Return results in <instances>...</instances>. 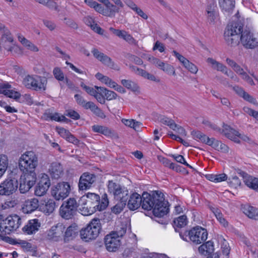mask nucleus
<instances>
[{"instance_id": "10", "label": "nucleus", "mask_w": 258, "mask_h": 258, "mask_svg": "<svg viewBox=\"0 0 258 258\" xmlns=\"http://www.w3.org/2000/svg\"><path fill=\"white\" fill-rule=\"evenodd\" d=\"M71 190V185L68 182H61L52 187L51 193L56 200H62L69 196Z\"/></svg>"}, {"instance_id": "50", "label": "nucleus", "mask_w": 258, "mask_h": 258, "mask_svg": "<svg viewBox=\"0 0 258 258\" xmlns=\"http://www.w3.org/2000/svg\"><path fill=\"white\" fill-rule=\"evenodd\" d=\"M77 103L80 106L87 109L91 101L86 102L84 98L79 94H76L74 96Z\"/></svg>"}, {"instance_id": "62", "label": "nucleus", "mask_w": 258, "mask_h": 258, "mask_svg": "<svg viewBox=\"0 0 258 258\" xmlns=\"http://www.w3.org/2000/svg\"><path fill=\"white\" fill-rule=\"evenodd\" d=\"M243 110L245 112L248 114L249 115L253 116L257 120H258V112L255 111L249 107H244L243 108Z\"/></svg>"}, {"instance_id": "63", "label": "nucleus", "mask_w": 258, "mask_h": 258, "mask_svg": "<svg viewBox=\"0 0 258 258\" xmlns=\"http://www.w3.org/2000/svg\"><path fill=\"white\" fill-rule=\"evenodd\" d=\"M150 61L153 64L155 65L159 69H161V68L163 65L164 63L163 61H162L159 59L157 58H155L154 57H150L149 58Z\"/></svg>"}, {"instance_id": "19", "label": "nucleus", "mask_w": 258, "mask_h": 258, "mask_svg": "<svg viewBox=\"0 0 258 258\" xmlns=\"http://www.w3.org/2000/svg\"><path fill=\"white\" fill-rule=\"evenodd\" d=\"M99 96L96 97V100L98 102L102 104H104L105 100H111L115 99L117 97V94L113 91L107 90L104 87H100Z\"/></svg>"}, {"instance_id": "41", "label": "nucleus", "mask_w": 258, "mask_h": 258, "mask_svg": "<svg viewBox=\"0 0 258 258\" xmlns=\"http://www.w3.org/2000/svg\"><path fill=\"white\" fill-rule=\"evenodd\" d=\"M86 109H90L94 114L101 118H104L105 115L93 102H91Z\"/></svg>"}, {"instance_id": "55", "label": "nucleus", "mask_w": 258, "mask_h": 258, "mask_svg": "<svg viewBox=\"0 0 258 258\" xmlns=\"http://www.w3.org/2000/svg\"><path fill=\"white\" fill-rule=\"evenodd\" d=\"M86 199H85V201L84 202H81L82 205L79 206L78 208H79V210H80L81 214L83 215L87 216L91 215L92 213V212H90V210H89L87 207H85Z\"/></svg>"}, {"instance_id": "15", "label": "nucleus", "mask_w": 258, "mask_h": 258, "mask_svg": "<svg viewBox=\"0 0 258 258\" xmlns=\"http://www.w3.org/2000/svg\"><path fill=\"white\" fill-rule=\"evenodd\" d=\"M36 179V173H33V174L24 173L23 176H21L19 186V190L20 192L22 194H25L28 191L35 183Z\"/></svg>"}, {"instance_id": "59", "label": "nucleus", "mask_w": 258, "mask_h": 258, "mask_svg": "<svg viewBox=\"0 0 258 258\" xmlns=\"http://www.w3.org/2000/svg\"><path fill=\"white\" fill-rule=\"evenodd\" d=\"M122 39L130 44L135 45H137V41L127 32H126Z\"/></svg>"}, {"instance_id": "47", "label": "nucleus", "mask_w": 258, "mask_h": 258, "mask_svg": "<svg viewBox=\"0 0 258 258\" xmlns=\"http://www.w3.org/2000/svg\"><path fill=\"white\" fill-rule=\"evenodd\" d=\"M174 227L176 230L177 228H182L187 224V218L185 215H182L175 218L173 221Z\"/></svg>"}, {"instance_id": "18", "label": "nucleus", "mask_w": 258, "mask_h": 258, "mask_svg": "<svg viewBox=\"0 0 258 258\" xmlns=\"http://www.w3.org/2000/svg\"><path fill=\"white\" fill-rule=\"evenodd\" d=\"M96 180V176L88 172L83 173L80 177L79 182L80 190H86L91 187Z\"/></svg>"}, {"instance_id": "23", "label": "nucleus", "mask_w": 258, "mask_h": 258, "mask_svg": "<svg viewBox=\"0 0 258 258\" xmlns=\"http://www.w3.org/2000/svg\"><path fill=\"white\" fill-rule=\"evenodd\" d=\"M41 223L37 219L30 220L23 228V232L27 234H32L38 231Z\"/></svg>"}, {"instance_id": "39", "label": "nucleus", "mask_w": 258, "mask_h": 258, "mask_svg": "<svg viewBox=\"0 0 258 258\" xmlns=\"http://www.w3.org/2000/svg\"><path fill=\"white\" fill-rule=\"evenodd\" d=\"M211 210L215 215L218 221L221 225H222L224 227H226L228 226V222L224 218L223 215L220 209L212 207L211 208Z\"/></svg>"}, {"instance_id": "42", "label": "nucleus", "mask_w": 258, "mask_h": 258, "mask_svg": "<svg viewBox=\"0 0 258 258\" xmlns=\"http://www.w3.org/2000/svg\"><path fill=\"white\" fill-rule=\"evenodd\" d=\"M207 62L212 65V67L218 71L222 72L224 73L227 70V67L223 65L222 63L217 61L216 60L212 58H208Z\"/></svg>"}, {"instance_id": "2", "label": "nucleus", "mask_w": 258, "mask_h": 258, "mask_svg": "<svg viewBox=\"0 0 258 258\" xmlns=\"http://www.w3.org/2000/svg\"><path fill=\"white\" fill-rule=\"evenodd\" d=\"M244 20H238L228 24L224 33L226 43L231 46H235L239 43L240 35L245 28Z\"/></svg>"}, {"instance_id": "16", "label": "nucleus", "mask_w": 258, "mask_h": 258, "mask_svg": "<svg viewBox=\"0 0 258 258\" xmlns=\"http://www.w3.org/2000/svg\"><path fill=\"white\" fill-rule=\"evenodd\" d=\"M104 243L108 251H115L120 245V238L117 234L112 232L105 236Z\"/></svg>"}, {"instance_id": "26", "label": "nucleus", "mask_w": 258, "mask_h": 258, "mask_svg": "<svg viewBox=\"0 0 258 258\" xmlns=\"http://www.w3.org/2000/svg\"><path fill=\"white\" fill-rule=\"evenodd\" d=\"M142 206V196L137 194V192L133 194L130 197L127 203V207L131 210H135L140 207V206Z\"/></svg>"}, {"instance_id": "34", "label": "nucleus", "mask_w": 258, "mask_h": 258, "mask_svg": "<svg viewBox=\"0 0 258 258\" xmlns=\"http://www.w3.org/2000/svg\"><path fill=\"white\" fill-rule=\"evenodd\" d=\"M128 198L121 197V199H119V202L111 208L112 212L117 214L120 213L125 207L126 205V202Z\"/></svg>"}, {"instance_id": "5", "label": "nucleus", "mask_w": 258, "mask_h": 258, "mask_svg": "<svg viewBox=\"0 0 258 258\" xmlns=\"http://www.w3.org/2000/svg\"><path fill=\"white\" fill-rule=\"evenodd\" d=\"M180 237L187 241V237L195 244H199L206 241L208 237L207 230L202 227L197 226L189 231H186L183 234H179Z\"/></svg>"}, {"instance_id": "1", "label": "nucleus", "mask_w": 258, "mask_h": 258, "mask_svg": "<svg viewBox=\"0 0 258 258\" xmlns=\"http://www.w3.org/2000/svg\"><path fill=\"white\" fill-rule=\"evenodd\" d=\"M142 208L148 211L153 210L155 216L161 217L168 212L163 194L159 191L152 194L144 192L142 194Z\"/></svg>"}, {"instance_id": "52", "label": "nucleus", "mask_w": 258, "mask_h": 258, "mask_svg": "<svg viewBox=\"0 0 258 258\" xmlns=\"http://www.w3.org/2000/svg\"><path fill=\"white\" fill-rule=\"evenodd\" d=\"M53 75L54 78L59 81H62L64 80V74L59 68L55 67L54 68Z\"/></svg>"}, {"instance_id": "33", "label": "nucleus", "mask_w": 258, "mask_h": 258, "mask_svg": "<svg viewBox=\"0 0 258 258\" xmlns=\"http://www.w3.org/2000/svg\"><path fill=\"white\" fill-rule=\"evenodd\" d=\"M121 122L123 123L125 126L132 128L136 131H139L141 126L142 125V122L136 121L133 119H127L122 118L121 119Z\"/></svg>"}, {"instance_id": "36", "label": "nucleus", "mask_w": 258, "mask_h": 258, "mask_svg": "<svg viewBox=\"0 0 258 258\" xmlns=\"http://www.w3.org/2000/svg\"><path fill=\"white\" fill-rule=\"evenodd\" d=\"M226 62L233 69V70L238 75H239L240 76V77H241L246 73L239 65H238L233 60L228 58L226 59Z\"/></svg>"}, {"instance_id": "7", "label": "nucleus", "mask_w": 258, "mask_h": 258, "mask_svg": "<svg viewBox=\"0 0 258 258\" xmlns=\"http://www.w3.org/2000/svg\"><path fill=\"white\" fill-rule=\"evenodd\" d=\"M65 225L57 223L48 229L44 234V239L50 242H59L63 241Z\"/></svg>"}, {"instance_id": "32", "label": "nucleus", "mask_w": 258, "mask_h": 258, "mask_svg": "<svg viewBox=\"0 0 258 258\" xmlns=\"http://www.w3.org/2000/svg\"><path fill=\"white\" fill-rule=\"evenodd\" d=\"M243 213L250 218L258 219V210L254 207L249 205L245 206L243 208Z\"/></svg>"}, {"instance_id": "28", "label": "nucleus", "mask_w": 258, "mask_h": 258, "mask_svg": "<svg viewBox=\"0 0 258 258\" xmlns=\"http://www.w3.org/2000/svg\"><path fill=\"white\" fill-rule=\"evenodd\" d=\"M198 250L199 253L205 256L211 255L214 251V242L209 240L201 245Z\"/></svg>"}, {"instance_id": "21", "label": "nucleus", "mask_w": 258, "mask_h": 258, "mask_svg": "<svg viewBox=\"0 0 258 258\" xmlns=\"http://www.w3.org/2000/svg\"><path fill=\"white\" fill-rule=\"evenodd\" d=\"M92 130L94 132L101 134L107 137L113 139H118L117 134L112 129L105 126L100 125H94L92 126Z\"/></svg>"}, {"instance_id": "46", "label": "nucleus", "mask_w": 258, "mask_h": 258, "mask_svg": "<svg viewBox=\"0 0 258 258\" xmlns=\"http://www.w3.org/2000/svg\"><path fill=\"white\" fill-rule=\"evenodd\" d=\"M8 166V159L5 155H0V177L5 173Z\"/></svg>"}, {"instance_id": "43", "label": "nucleus", "mask_w": 258, "mask_h": 258, "mask_svg": "<svg viewBox=\"0 0 258 258\" xmlns=\"http://www.w3.org/2000/svg\"><path fill=\"white\" fill-rule=\"evenodd\" d=\"M81 86L86 91V92L89 95L94 96L96 99V97L99 96V93L100 90L97 86H95L94 88L86 86L83 83H82Z\"/></svg>"}, {"instance_id": "31", "label": "nucleus", "mask_w": 258, "mask_h": 258, "mask_svg": "<svg viewBox=\"0 0 258 258\" xmlns=\"http://www.w3.org/2000/svg\"><path fill=\"white\" fill-rule=\"evenodd\" d=\"M210 146L215 150L222 153H226L229 151V148L227 145L214 138H212Z\"/></svg>"}, {"instance_id": "4", "label": "nucleus", "mask_w": 258, "mask_h": 258, "mask_svg": "<svg viewBox=\"0 0 258 258\" xmlns=\"http://www.w3.org/2000/svg\"><path fill=\"white\" fill-rule=\"evenodd\" d=\"M85 201V197H82L78 202L74 198H69L61 205L59 209L60 215L66 219H72L76 214L78 208L82 205L81 202Z\"/></svg>"}, {"instance_id": "17", "label": "nucleus", "mask_w": 258, "mask_h": 258, "mask_svg": "<svg viewBox=\"0 0 258 258\" xmlns=\"http://www.w3.org/2000/svg\"><path fill=\"white\" fill-rule=\"evenodd\" d=\"M50 185V181L48 176L43 174L41 178L35 187L34 194L37 197H42L46 194Z\"/></svg>"}, {"instance_id": "22", "label": "nucleus", "mask_w": 258, "mask_h": 258, "mask_svg": "<svg viewBox=\"0 0 258 258\" xmlns=\"http://www.w3.org/2000/svg\"><path fill=\"white\" fill-rule=\"evenodd\" d=\"M39 202L37 199L32 198L25 201L23 204L22 210L24 213L29 214L35 211L38 208L39 209Z\"/></svg>"}, {"instance_id": "27", "label": "nucleus", "mask_w": 258, "mask_h": 258, "mask_svg": "<svg viewBox=\"0 0 258 258\" xmlns=\"http://www.w3.org/2000/svg\"><path fill=\"white\" fill-rule=\"evenodd\" d=\"M49 173L52 178L58 179L63 174V168L58 162L52 163L48 169Z\"/></svg>"}, {"instance_id": "13", "label": "nucleus", "mask_w": 258, "mask_h": 258, "mask_svg": "<svg viewBox=\"0 0 258 258\" xmlns=\"http://www.w3.org/2000/svg\"><path fill=\"white\" fill-rule=\"evenodd\" d=\"M222 133L227 138L236 143H240V139L245 142H248L250 141V139L247 136L240 134L238 131L227 124L223 125Z\"/></svg>"}, {"instance_id": "3", "label": "nucleus", "mask_w": 258, "mask_h": 258, "mask_svg": "<svg viewBox=\"0 0 258 258\" xmlns=\"http://www.w3.org/2000/svg\"><path fill=\"white\" fill-rule=\"evenodd\" d=\"M38 165V158L32 151H27L21 155L19 160L20 169L24 173L33 174Z\"/></svg>"}, {"instance_id": "14", "label": "nucleus", "mask_w": 258, "mask_h": 258, "mask_svg": "<svg viewBox=\"0 0 258 258\" xmlns=\"http://www.w3.org/2000/svg\"><path fill=\"white\" fill-rule=\"evenodd\" d=\"M108 189L109 192L113 194L116 199H121L122 197L128 198V191L127 188L112 180L108 181Z\"/></svg>"}, {"instance_id": "58", "label": "nucleus", "mask_w": 258, "mask_h": 258, "mask_svg": "<svg viewBox=\"0 0 258 258\" xmlns=\"http://www.w3.org/2000/svg\"><path fill=\"white\" fill-rule=\"evenodd\" d=\"M68 119L63 115H60L59 113L55 112L53 113L52 116H51V120H55L58 122H64Z\"/></svg>"}, {"instance_id": "49", "label": "nucleus", "mask_w": 258, "mask_h": 258, "mask_svg": "<svg viewBox=\"0 0 258 258\" xmlns=\"http://www.w3.org/2000/svg\"><path fill=\"white\" fill-rule=\"evenodd\" d=\"M136 75L141 76L143 78L151 81H157L155 76L141 69L138 68Z\"/></svg>"}, {"instance_id": "25", "label": "nucleus", "mask_w": 258, "mask_h": 258, "mask_svg": "<svg viewBox=\"0 0 258 258\" xmlns=\"http://www.w3.org/2000/svg\"><path fill=\"white\" fill-rule=\"evenodd\" d=\"M55 207V202L53 200L46 199L41 201L39 206V210L49 215L54 211Z\"/></svg>"}, {"instance_id": "40", "label": "nucleus", "mask_w": 258, "mask_h": 258, "mask_svg": "<svg viewBox=\"0 0 258 258\" xmlns=\"http://www.w3.org/2000/svg\"><path fill=\"white\" fill-rule=\"evenodd\" d=\"M244 182L249 188L253 190L258 189V178L249 176L246 178Z\"/></svg>"}, {"instance_id": "8", "label": "nucleus", "mask_w": 258, "mask_h": 258, "mask_svg": "<svg viewBox=\"0 0 258 258\" xmlns=\"http://www.w3.org/2000/svg\"><path fill=\"white\" fill-rule=\"evenodd\" d=\"M47 79L38 76H27L23 80V83L28 88L37 91H43L46 90Z\"/></svg>"}, {"instance_id": "29", "label": "nucleus", "mask_w": 258, "mask_h": 258, "mask_svg": "<svg viewBox=\"0 0 258 258\" xmlns=\"http://www.w3.org/2000/svg\"><path fill=\"white\" fill-rule=\"evenodd\" d=\"M7 223L11 226L14 231H15L21 224V219L19 216L17 215L14 216H9L4 220Z\"/></svg>"}, {"instance_id": "48", "label": "nucleus", "mask_w": 258, "mask_h": 258, "mask_svg": "<svg viewBox=\"0 0 258 258\" xmlns=\"http://www.w3.org/2000/svg\"><path fill=\"white\" fill-rule=\"evenodd\" d=\"M12 228L9 224L4 220L0 224V231L2 234L4 235L10 234L12 232H14L13 230H11Z\"/></svg>"}, {"instance_id": "44", "label": "nucleus", "mask_w": 258, "mask_h": 258, "mask_svg": "<svg viewBox=\"0 0 258 258\" xmlns=\"http://www.w3.org/2000/svg\"><path fill=\"white\" fill-rule=\"evenodd\" d=\"M158 120L161 123L168 126L173 130H175V128L177 127V124L174 121L166 116L161 115L159 117Z\"/></svg>"}, {"instance_id": "30", "label": "nucleus", "mask_w": 258, "mask_h": 258, "mask_svg": "<svg viewBox=\"0 0 258 258\" xmlns=\"http://www.w3.org/2000/svg\"><path fill=\"white\" fill-rule=\"evenodd\" d=\"M11 86L8 84H4L0 87V94H3L5 95L12 98L15 99H19L20 97V94L17 92H13L11 90H8Z\"/></svg>"}, {"instance_id": "57", "label": "nucleus", "mask_w": 258, "mask_h": 258, "mask_svg": "<svg viewBox=\"0 0 258 258\" xmlns=\"http://www.w3.org/2000/svg\"><path fill=\"white\" fill-rule=\"evenodd\" d=\"M55 130L57 133L64 139H66L67 138V137L69 135H70V133L69 131L61 127H56Z\"/></svg>"}, {"instance_id": "54", "label": "nucleus", "mask_w": 258, "mask_h": 258, "mask_svg": "<svg viewBox=\"0 0 258 258\" xmlns=\"http://www.w3.org/2000/svg\"><path fill=\"white\" fill-rule=\"evenodd\" d=\"M183 66L192 74H196L198 72V69L196 66L190 62L188 60L185 61V64Z\"/></svg>"}, {"instance_id": "37", "label": "nucleus", "mask_w": 258, "mask_h": 258, "mask_svg": "<svg viewBox=\"0 0 258 258\" xmlns=\"http://www.w3.org/2000/svg\"><path fill=\"white\" fill-rule=\"evenodd\" d=\"M226 62L233 69V70L238 75H239L240 76V77H241L246 73L239 65H238L233 60L228 58L226 59Z\"/></svg>"}, {"instance_id": "53", "label": "nucleus", "mask_w": 258, "mask_h": 258, "mask_svg": "<svg viewBox=\"0 0 258 258\" xmlns=\"http://www.w3.org/2000/svg\"><path fill=\"white\" fill-rule=\"evenodd\" d=\"M18 244L21 245L23 250L25 251H31L35 249V247L31 243L25 240H20Z\"/></svg>"}, {"instance_id": "64", "label": "nucleus", "mask_w": 258, "mask_h": 258, "mask_svg": "<svg viewBox=\"0 0 258 258\" xmlns=\"http://www.w3.org/2000/svg\"><path fill=\"white\" fill-rule=\"evenodd\" d=\"M66 140L70 142L71 143L75 145H78L80 144V141L77 139L73 135H72L71 133H70V135H68L67 138L66 139Z\"/></svg>"}, {"instance_id": "45", "label": "nucleus", "mask_w": 258, "mask_h": 258, "mask_svg": "<svg viewBox=\"0 0 258 258\" xmlns=\"http://www.w3.org/2000/svg\"><path fill=\"white\" fill-rule=\"evenodd\" d=\"M121 83L127 89H130L134 92H139V87L135 82L131 80L123 79L121 81Z\"/></svg>"}, {"instance_id": "6", "label": "nucleus", "mask_w": 258, "mask_h": 258, "mask_svg": "<svg viewBox=\"0 0 258 258\" xmlns=\"http://www.w3.org/2000/svg\"><path fill=\"white\" fill-rule=\"evenodd\" d=\"M101 229L100 219L94 218L85 228L80 231L81 237L85 241L95 239L98 237Z\"/></svg>"}, {"instance_id": "60", "label": "nucleus", "mask_w": 258, "mask_h": 258, "mask_svg": "<svg viewBox=\"0 0 258 258\" xmlns=\"http://www.w3.org/2000/svg\"><path fill=\"white\" fill-rule=\"evenodd\" d=\"M104 5L109 10L111 14H114L119 12V9L117 8L115 5L111 4L109 0H107V2L105 3Z\"/></svg>"}, {"instance_id": "11", "label": "nucleus", "mask_w": 258, "mask_h": 258, "mask_svg": "<svg viewBox=\"0 0 258 258\" xmlns=\"http://www.w3.org/2000/svg\"><path fill=\"white\" fill-rule=\"evenodd\" d=\"M83 197H85V199L86 198L88 199L91 203L96 204V205L94 207L96 211H103L105 210L108 205L109 202L107 198V195L106 194H104L102 196L101 201L100 199V196L98 195L93 192H88L85 196H83Z\"/></svg>"}, {"instance_id": "61", "label": "nucleus", "mask_w": 258, "mask_h": 258, "mask_svg": "<svg viewBox=\"0 0 258 258\" xmlns=\"http://www.w3.org/2000/svg\"><path fill=\"white\" fill-rule=\"evenodd\" d=\"M229 183L232 187L235 188L238 186H240L241 185L240 180L236 176H233L232 178V180L230 181Z\"/></svg>"}, {"instance_id": "56", "label": "nucleus", "mask_w": 258, "mask_h": 258, "mask_svg": "<svg viewBox=\"0 0 258 258\" xmlns=\"http://www.w3.org/2000/svg\"><path fill=\"white\" fill-rule=\"evenodd\" d=\"M126 225L121 224L120 227L116 228V231L113 232L117 234L120 238H121L126 233Z\"/></svg>"}, {"instance_id": "9", "label": "nucleus", "mask_w": 258, "mask_h": 258, "mask_svg": "<svg viewBox=\"0 0 258 258\" xmlns=\"http://www.w3.org/2000/svg\"><path fill=\"white\" fill-rule=\"evenodd\" d=\"M241 44L246 49H254L258 47V34H254L250 28L245 26L244 32L239 38Z\"/></svg>"}, {"instance_id": "12", "label": "nucleus", "mask_w": 258, "mask_h": 258, "mask_svg": "<svg viewBox=\"0 0 258 258\" xmlns=\"http://www.w3.org/2000/svg\"><path fill=\"white\" fill-rule=\"evenodd\" d=\"M18 182L16 179L7 178L0 184V195L9 196L12 195L17 190Z\"/></svg>"}, {"instance_id": "38", "label": "nucleus", "mask_w": 258, "mask_h": 258, "mask_svg": "<svg viewBox=\"0 0 258 258\" xmlns=\"http://www.w3.org/2000/svg\"><path fill=\"white\" fill-rule=\"evenodd\" d=\"M220 6L226 12H230L235 6L234 0H219Z\"/></svg>"}, {"instance_id": "20", "label": "nucleus", "mask_w": 258, "mask_h": 258, "mask_svg": "<svg viewBox=\"0 0 258 258\" xmlns=\"http://www.w3.org/2000/svg\"><path fill=\"white\" fill-rule=\"evenodd\" d=\"M92 52L93 54L94 57L96 58L97 59H98L99 61L102 62V63H103L104 64L112 69H116V65L112 60L111 58H110L107 55L104 54L103 53L99 51L98 49L95 48H94L92 50Z\"/></svg>"}, {"instance_id": "51", "label": "nucleus", "mask_w": 258, "mask_h": 258, "mask_svg": "<svg viewBox=\"0 0 258 258\" xmlns=\"http://www.w3.org/2000/svg\"><path fill=\"white\" fill-rule=\"evenodd\" d=\"M160 69L169 75H176L174 68L169 63L164 62Z\"/></svg>"}, {"instance_id": "24", "label": "nucleus", "mask_w": 258, "mask_h": 258, "mask_svg": "<svg viewBox=\"0 0 258 258\" xmlns=\"http://www.w3.org/2000/svg\"><path fill=\"white\" fill-rule=\"evenodd\" d=\"M79 232L78 226L75 224L71 225L68 227H65L63 233V242L67 243L76 237Z\"/></svg>"}, {"instance_id": "35", "label": "nucleus", "mask_w": 258, "mask_h": 258, "mask_svg": "<svg viewBox=\"0 0 258 258\" xmlns=\"http://www.w3.org/2000/svg\"><path fill=\"white\" fill-rule=\"evenodd\" d=\"M226 62L233 69V70L238 75H239L240 76V77H241L246 73L239 65H238L233 60L228 58L226 59Z\"/></svg>"}]
</instances>
